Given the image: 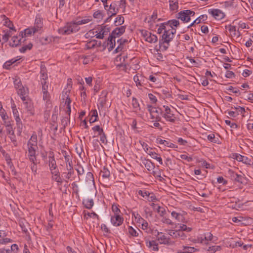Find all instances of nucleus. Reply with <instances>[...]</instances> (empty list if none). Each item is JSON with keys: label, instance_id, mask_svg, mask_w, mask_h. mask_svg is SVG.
Returning a JSON list of instances; mask_svg holds the SVG:
<instances>
[{"label": "nucleus", "instance_id": "obj_1", "mask_svg": "<svg viewBox=\"0 0 253 253\" xmlns=\"http://www.w3.org/2000/svg\"><path fill=\"white\" fill-rule=\"evenodd\" d=\"M42 130L41 128H39L37 132L33 131L27 143V149L26 153L27 157L36 156L38 147V137L40 140L42 139Z\"/></svg>", "mask_w": 253, "mask_h": 253}, {"label": "nucleus", "instance_id": "obj_2", "mask_svg": "<svg viewBox=\"0 0 253 253\" xmlns=\"http://www.w3.org/2000/svg\"><path fill=\"white\" fill-rule=\"evenodd\" d=\"M176 30L175 28L168 27L167 30L164 32L162 39L159 42V50L160 51H166L169 46V42L174 38Z\"/></svg>", "mask_w": 253, "mask_h": 253}, {"label": "nucleus", "instance_id": "obj_3", "mask_svg": "<svg viewBox=\"0 0 253 253\" xmlns=\"http://www.w3.org/2000/svg\"><path fill=\"white\" fill-rule=\"evenodd\" d=\"M80 29L75 21L67 23L64 26L58 29V33L62 35H68L76 33Z\"/></svg>", "mask_w": 253, "mask_h": 253}, {"label": "nucleus", "instance_id": "obj_4", "mask_svg": "<svg viewBox=\"0 0 253 253\" xmlns=\"http://www.w3.org/2000/svg\"><path fill=\"white\" fill-rule=\"evenodd\" d=\"M161 114L162 117L167 121L170 123H174L176 120V117L173 114L172 110L169 106L163 105V108L161 109Z\"/></svg>", "mask_w": 253, "mask_h": 253}, {"label": "nucleus", "instance_id": "obj_5", "mask_svg": "<svg viewBox=\"0 0 253 253\" xmlns=\"http://www.w3.org/2000/svg\"><path fill=\"white\" fill-rule=\"evenodd\" d=\"M42 85V99L45 102L47 108L51 107L50 101V95L48 91V82L40 83Z\"/></svg>", "mask_w": 253, "mask_h": 253}, {"label": "nucleus", "instance_id": "obj_6", "mask_svg": "<svg viewBox=\"0 0 253 253\" xmlns=\"http://www.w3.org/2000/svg\"><path fill=\"white\" fill-rule=\"evenodd\" d=\"M196 240L197 243L203 245H209V242L215 243L217 239L216 237H214L211 233L208 232L205 233L203 236L197 237Z\"/></svg>", "mask_w": 253, "mask_h": 253}, {"label": "nucleus", "instance_id": "obj_7", "mask_svg": "<svg viewBox=\"0 0 253 253\" xmlns=\"http://www.w3.org/2000/svg\"><path fill=\"white\" fill-rule=\"evenodd\" d=\"M156 238L157 240L160 244L171 246L174 244V242L171 240L169 235H167L162 232L157 231Z\"/></svg>", "mask_w": 253, "mask_h": 253}, {"label": "nucleus", "instance_id": "obj_8", "mask_svg": "<svg viewBox=\"0 0 253 253\" xmlns=\"http://www.w3.org/2000/svg\"><path fill=\"white\" fill-rule=\"evenodd\" d=\"M195 12L190 10H184L178 12L176 18L180 19L184 23H187L191 20V17L195 15Z\"/></svg>", "mask_w": 253, "mask_h": 253}, {"label": "nucleus", "instance_id": "obj_9", "mask_svg": "<svg viewBox=\"0 0 253 253\" xmlns=\"http://www.w3.org/2000/svg\"><path fill=\"white\" fill-rule=\"evenodd\" d=\"M147 109L149 112V114H147L148 120H151L152 122H159L161 121V118L160 117L159 111L156 108L149 105Z\"/></svg>", "mask_w": 253, "mask_h": 253}, {"label": "nucleus", "instance_id": "obj_10", "mask_svg": "<svg viewBox=\"0 0 253 253\" xmlns=\"http://www.w3.org/2000/svg\"><path fill=\"white\" fill-rule=\"evenodd\" d=\"M105 9L107 11V14L110 15V17L116 15L120 9L119 1H112L109 5H108V7H106V9Z\"/></svg>", "mask_w": 253, "mask_h": 253}, {"label": "nucleus", "instance_id": "obj_11", "mask_svg": "<svg viewBox=\"0 0 253 253\" xmlns=\"http://www.w3.org/2000/svg\"><path fill=\"white\" fill-rule=\"evenodd\" d=\"M141 33L145 41L148 42L155 43L158 41L157 37L148 31L142 30Z\"/></svg>", "mask_w": 253, "mask_h": 253}, {"label": "nucleus", "instance_id": "obj_12", "mask_svg": "<svg viewBox=\"0 0 253 253\" xmlns=\"http://www.w3.org/2000/svg\"><path fill=\"white\" fill-rule=\"evenodd\" d=\"M208 13L217 20H222L225 16V13L219 9H209Z\"/></svg>", "mask_w": 253, "mask_h": 253}, {"label": "nucleus", "instance_id": "obj_13", "mask_svg": "<svg viewBox=\"0 0 253 253\" xmlns=\"http://www.w3.org/2000/svg\"><path fill=\"white\" fill-rule=\"evenodd\" d=\"M232 158L236 160L237 161L242 162L247 165L251 166L253 164V161L251 159L239 154L235 153L233 154Z\"/></svg>", "mask_w": 253, "mask_h": 253}, {"label": "nucleus", "instance_id": "obj_14", "mask_svg": "<svg viewBox=\"0 0 253 253\" xmlns=\"http://www.w3.org/2000/svg\"><path fill=\"white\" fill-rule=\"evenodd\" d=\"M25 40L23 39V32H21L19 35L13 36L9 44L12 47L17 46Z\"/></svg>", "mask_w": 253, "mask_h": 253}, {"label": "nucleus", "instance_id": "obj_15", "mask_svg": "<svg viewBox=\"0 0 253 253\" xmlns=\"http://www.w3.org/2000/svg\"><path fill=\"white\" fill-rule=\"evenodd\" d=\"M111 222L114 226H120L124 222V218L120 214H113L111 217Z\"/></svg>", "mask_w": 253, "mask_h": 253}, {"label": "nucleus", "instance_id": "obj_16", "mask_svg": "<svg viewBox=\"0 0 253 253\" xmlns=\"http://www.w3.org/2000/svg\"><path fill=\"white\" fill-rule=\"evenodd\" d=\"M28 160L31 162L30 165V168L33 174L36 175L37 172V165L38 164L37 160V156L27 157Z\"/></svg>", "mask_w": 253, "mask_h": 253}, {"label": "nucleus", "instance_id": "obj_17", "mask_svg": "<svg viewBox=\"0 0 253 253\" xmlns=\"http://www.w3.org/2000/svg\"><path fill=\"white\" fill-rule=\"evenodd\" d=\"M108 32V29L106 28L105 26H100L97 30L95 31V36L97 39H102L104 35H107Z\"/></svg>", "mask_w": 253, "mask_h": 253}, {"label": "nucleus", "instance_id": "obj_18", "mask_svg": "<svg viewBox=\"0 0 253 253\" xmlns=\"http://www.w3.org/2000/svg\"><path fill=\"white\" fill-rule=\"evenodd\" d=\"M41 70H40V83L42 82H46L48 81V75L47 73V70L44 66V65L42 64L40 66Z\"/></svg>", "mask_w": 253, "mask_h": 253}, {"label": "nucleus", "instance_id": "obj_19", "mask_svg": "<svg viewBox=\"0 0 253 253\" xmlns=\"http://www.w3.org/2000/svg\"><path fill=\"white\" fill-rule=\"evenodd\" d=\"M33 27L35 30L38 32L40 31L43 27L42 18L40 14L36 15Z\"/></svg>", "mask_w": 253, "mask_h": 253}, {"label": "nucleus", "instance_id": "obj_20", "mask_svg": "<svg viewBox=\"0 0 253 253\" xmlns=\"http://www.w3.org/2000/svg\"><path fill=\"white\" fill-rule=\"evenodd\" d=\"M171 216L178 222L187 223V220L184 218V215L181 213L176 212V211H172L171 212Z\"/></svg>", "mask_w": 253, "mask_h": 253}, {"label": "nucleus", "instance_id": "obj_21", "mask_svg": "<svg viewBox=\"0 0 253 253\" xmlns=\"http://www.w3.org/2000/svg\"><path fill=\"white\" fill-rule=\"evenodd\" d=\"M146 245L151 251L158 252L159 250L158 243L155 240L146 241Z\"/></svg>", "mask_w": 253, "mask_h": 253}, {"label": "nucleus", "instance_id": "obj_22", "mask_svg": "<svg viewBox=\"0 0 253 253\" xmlns=\"http://www.w3.org/2000/svg\"><path fill=\"white\" fill-rule=\"evenodd\" d=\"M125 31V27L124 26H121L119 28H116L115 30H114L111 35L112 37L116 39L117 37H119L121 36Z\"/></svg>", "mask_w": 253, "mask_h": 253}, {"label": "nucleus", "instance_id": "obj_23", "mask_svg": "<svg viewBox=\"0 0 253 253\" xmlns=\"http://www.w3.org/2000/svg\"><path fill=\"white\" fill-rule=\"evenodd\" d=\"M229 173L232 180L240 183H243L244 177L241 175L237 174L232 170H229Z\"/></svg>", "mask_w": 253, "mask_h": 253}, {"label": "nucleus", "instance_id": "obj_24", "mask_svg": "<svg viewBox=\"0 0 253 253\" xmlns=\"http://www.w3.org/2000/svg\"><path fill=\"white\" fill-rule=\"evenodd\" d=\"M187 223H178L177 227H178V230L182 232H186L189 233L192 231L193 228L189 224L187 225Z\"/></svg>", "mask_w": 253, "mask_h": 253}, {"label": "nucleus", "instance_id": "obj_25", "mask_svg": "<svg viewBox=\"0 0 253 253\" xmlns=\"http://www.w3.org/2000/svg\"><path fill=\"white\" fill-rule=\"evenodd\" d=\"M108 94V92L106 90L102 91L101 94L99 96L98 98V103L100 105L101 107H103L104 105L106 104L107 101V96Z\"/></svg>", "mask_w": 253, "mask_h": 253}, {"label": "nucleus", "instance_id": "obj_26", "mask_svg": "<svg viewBox=\"0 0 253 253\" xmlns=\"http://www.w3.org/2000/svg\"><path fill=\"white\" fill-rule=\"evenodd\" d=\"M18 95H19L21 99L23 101H26V95L28 93V88L24 87L23 86H21L16 89Z\"/></svg>", "mask_w": 253, "mask_h": 253}, {"label": "nucleus", "instance_id": "obj_27", "mask_svg": "<svg viewBox=\"0 0 253 253\" xmlns=\"http://www.w3.org/2000/svg\"><path fill=\"white\" fill-rule=\"evenodd\" d=\"M66 169L67 172H64L66 179H69L74 173V169L72 164L66 165Z\"/></svg>", "mask_w": 253, "mask_h": 253}, {"label": "nucleus", "instance_id": "obj_28", "mask_svg": "<svg viewBox=\"0 0 253 253\" xmlns=\"http://www.w3.org/2000/svg\"><path fill=\"white\" fill-rule=\"evenodd\" d=\"M142 163L149 171H151L155 168L154 163L149 160L144 159L142 160Z\"/></svg>", "mask_w": 253, "mask_h": 253}, {"label": "nucleus", "instance_id": "obj_29", "mask_svg": "<svg viewBox=\"0 0 253 253\" xmlns=\"http://www.w3.org/2000/svg\"><path fill=\"white\" fill-rule=\"evenodd\" d=\"M116 45V39L109 36L108 38L107 47L109 51H111L115 47Z\"/></svg>", "mask_w": 253, "mask_h": 253}, {"label": "nucleus", "instance_id": "obj_30", "mask_svg": "<svg viewBox=\"0 0 253 253\" xmlns=\"http://www.w3.org/2000/svg\"><path fill=\"white\" fill-rule=\"evenodd\" d=\"M141 228L147 234L153 233V229H152V227L149 225L148 223L146 220L141 224Z\"/></svg>", "mask_w": 253, "mask_h": 253}, {"label": "nucleus", "instance_id": "obj_31", "mask_svg": "<svg viewBox=\"0 0 253 253\" xmlns=\"http://www.w3.org/2000/svg\"><path fill=\"white\" fill-rule=\"evenodd\" d=\"M117 42L119 43V45L115 50L116 53H118L122 50L124 48V44L127 42V40L126 39L122 38L118 40Z\"/></svg>", "mask_w": 253, "mask_h": 253}, {"label": "nucleus", "instance_id": "obj_32", "mask_svg": "<svg viewBox=\"0 0 253 253\" xmlns=\"http://www.w3.org/2000/svg\"><path fill=\"white\" fill-rule=\"evenodd\" d=\"M225 28L226 29H228L229 31L231 33L232 36L239 37L240 36V33L239 32H237L236 28L235 26L229 25L228 26H226Z\"/></svg>", "mask_w": 253, "mask_h": 253}, {"label": "nucleus", "instance_id": "obj_33", "mask_svg": "<svg viewBox=\"0 0 253 253\" xmlns=\"http://www.w3.org/2000/svg\"><path fill=\"white\" fill-rule=\"evenodd\" d=\"M83 204L86 209H91L94 205V201L92 199L87 198L83 200Z\"/></svg>", "mask_w": 253, "mask_h": 253}, {"label": "nucleus", "instance_id": "obj_34", "mask_svg": "<svg viewBox=\"0 0 253 253\" xmlns=\"http://www.w3.org/2000/svg\"><path fill=\"white\" fill-rule=\"evenodd\" d=\"M151 206L156 210L160 216H163L165 215L166 210L164 208L155 204L154 203H152Z\"/></svg>", "mask_w": 253, "mask_h": 253}, {"label": "nucleus", "instance_id": "obj_35", "mask_svg": "<svg viewBox=\"0 0 253 253\" xmlns=\"http://www.w3.org/2000/svg\"><path fill=\"white\" fill-rule=\"evenodd\" d=\"M133 81L135 83L136 85L138 87L139 86H142L143 84L144 77L141 75L138 76L136 75L134 76Z\"/></svg>", "mask_w": 253, "mask_h": 253}, {"label": "nucleus", "instance_id": "obj_36", "mask_svg": "<svg viewBox=\"0 0 253 253\" xmlns=\"http://www.w3.org/2000/svg\"><path fill=\"white\" fill-rule=\"evenodd\" d=\"M12 32L13 31L11 30H6L3 31V34L2 36V40L3 42H6L8 41L9 38L13 34Z\"/></svg>", "mask_w": 253, "mask_h": 253}, {"label": "nucleus", "instance_id": "obj_37", "mask_svg": "<svg viewBox=\"0 0 253 253\" xmlns=\"http://www.w3.org/2000/svg\"><path fill=\"white\" fill-rule=\"evenodd\" d=\"M146 20H148V22L150 23L151 24H152L153 23H155L156 21H159L160 19H158L157 11H154L152 15L149 17V18H146Z\"/></svg>", "mask_w": 253, "mask_h": 253}, {"label": "nucleus", "instance_id": "obj_38", "mask_svg": "<svg viewBox=\"0 0 253 253\" xmlns=\"http://www.w3.org/2000/svg\"><path fill=\"white\" fill-rule=\"evenodd\" d=\"M92 130L94 134L93 137H98L100 134L104 132L103 128L98 125L93 126L92 128Z\"/></svg>", "mask_w": 253, "mask_h": 253}, {"label": "nucleus", "instance_id": "obj_39", "mask_svg": "<svg viewBox=\"0 0 253 253\" xmlns=\"http://www.w3.org/2000/svg\"><path fill=\"white\" fill-rule=\"evenodd\" d=\"M104 14L103 11L97 10L95 11L93 14V17L94 18L100 21L104 17Z\"/></svg>", "mask_w": 253, "mask_h": 253}, {"label": "nucleus", "instance_id": "obj_40", "mask_svg": "<svg viewBox=\"0 0 253 253\" xmlns=\"http://www.w3.org/2000/svg\"><path fill=\"white\" fill-rule=\"evenodd\" d=\"M51 173V180L56 182H59V181L62 179L59 173V170L52 171Z\"/></svg>", "mask_w": 253, "mask_h": 253}, {"label": "nucleus", "instance_id": "obj_41", "mask_svg": "<svg viewBox=\"0 0 253 253\" xmlns=\"http://www.w3.org/2000/svg\"><path fill=\"white\" fill-rule=\"evenodd\" d=\"M207 251L210 253H214L217 251H220L221 249V247L220 246H210L207 248Z\"/></svg>", "mask_w": 253, "mask_h": 253}, {"label": "nucleus", "instance_id": "obj_42", "mask_svg": "<svg viewBox=\"0 0 253 253\" xmlns=\"http://www.w3.org/2000/svg\"><path fill=\"white\" fill-rule=\"evenodd\" d=\"M4 125L6 127V132L8 134L13 135L14 130L13 129L12 126L9 122H4Z\"/></svg>", "mask_w": 253, "mask_h": 253}, {"label": "nucleus", "instance_id": "obj_43", "mask_svg": "<svg viewBox=\"0 0 253 253\" xmlns=\"http://www.w3.org/2000/svg\"><path fill=\"white\" fill-rule=\"evenodd\" d=\"M23 32V38L24 37L29 36L31 35L32 34H34L36 32H38L37 31H35L34 27H32L29 28L25 29Z\"/></svg>", "mask_w": 253, "mask_h": 253}, {"label": "nucleus", "instance_id": "obj_44", "mask_svg": "<svg viewBox=\"0 0 253 253\" xmlns=\"http://www.w3.org/2000/svg\"><path fill=\"white\" fill-rule=\"evenodd\" d=\"M169 8L171 10H176L178 8V0H169Z\"/></svg>", "mask_w": 253, "mask_h": 253}, {"label": "nucleus", "instance_id": "obj_45", "mask_svg": "<svg viewBox=\"0 0 253 253\" xmlns=\"http://www.w3.org/2000/svg\"><path fill=\"white\" fill-rule=\"evenodd\" d=\"M85 180L88 184L94 185L93 175L91 172H88L86 173Z\"/></svg>", "mask_w": 253, "mask_h": 253}, {"label": "nucleus", "instance_id": "obj_46", "mask_svg": "<svg viewBox=\"0 0 253 253\" xmlns=\"http://www.w3.org/2000/svg\"><path fill=\"white\" fill-rule=\"evenodd\" d=\"M82 58L83 59V63L84 64H87L93 60V55H85L83 56Z\"/></svg>", "mask_w": 253, "mask_h": 253}, {"label": "nucleus", "instance_id": "obj_47", "mask_svg": "<svg viewBox=\"0 0 253 253\" xmlns=\"http://www.w3.org/2000/svg\"><path fill=\"white\" fill-rule=\"evenodd\" d=\"M48 166L51 172H52V171H55L58 170L57 169V165L55 160H51V161H48Z\"/></svg>", "mask_w": 253, "mask_h": 253}, {"label": "nucleus", "instance_id": "obj_48", "mask_svg": "<svg viewBox=\"0 0 253 253\" xmlns=\"http://www.w3.org/2000/svg\"><path fill=\"white\" fill-rule=\"evenodd\" d=\"M17 60L18 59L12 58L8 61H6L4 63L3 67L4 69H9L10 68L11 65L15 63Z\"/></svg>", "mask_w": 253, "mask_h": 253}, {"label": "nucleus", "instance_id": "obj_49", "mask_svg": "<svg viewBox=\"0 0 253 253\" xmlns=\"http://www.w3.org/2000/svg\"><path fill=\"white\" fill-rule=\"evenodd\" d=\"M169 27V26L167 25V23H163L161 24L157 29L158 33H164V32L167 30V28Z\"/></svg>", "mask_w": 253, "mask_h": 253}, {"label": "nucleus", "instance_id": "obj_50", "mask_svg": "<svg viewBox=\"0 0 253 253\" xmlns=\"http://www.w3.org/2000/svg\"><path fill=\"white\" fill-rule=\"evenodd\" d=\"M4 25L9 28V30H12L14 32L16 31L13 23L8 19L5 20Z\"/></svg>", "mask_w": 253, "mask_h": 253}, {"label": "nucleus", "instance_id": "obj_51", "mask_svg": "<svg viewBox=\"0 0 253 253\" xmlns=\"http://www.w3.org/2000/svg\"><path fill=\"white\" fill-rule=\"evenodd\" d=\"M101 174L104 178H109L110 175V171L105 167H104L101 170Z\"/></svg>", "mask_w": 253, "mask_h": 253}, {"label": "nucleus", "instance_id": "obj_52", "mask_svg": "<svg viewBox=\"0 0 253 253\" xmlns=\"http://www.w3.org/2000/svg\"><path fill=\"white\" fill-rule=\"evenodd\" d=\"M0 116L3 121L6 120L8 118L5 110L3 109L2 104L1 102H0Z\"/></svg>", "mask_w": 253, "mask_h": 253}, {"label": "nucleus", "instance_id": "obj_53", "mask_svg": "<svg viewBox=\"0 0 253 253\" xmlns=\"http://www.w3.org/2000/svg\"><path fill=\"white\" fill-rule=\"evenodd\" d=\"M167 24L172 28H174L177 27L179 25V22L176 19H173L169 20L167 23Z\"/></svg>", "mask_w": 253, "mask_h": 253}, {"label": "nucleus", "instance_id": "obj_54", "mask_svg": "<svg viewBox=\"0 0 253 253\" xmlns=\"http://www.w3.org/2000/svg\"><path fill=\"white\" fill-rule=\"evenodd\" d=\"M149 192L146 190H139L136 191L137 195L141 196L142 197L146 199L148 196H149Z\"/></svg>", "mask_w": 253, "mask_h": 253}, {"label": "nucleus", "instance_id": "obj_55", "mask_svg": "<svg viewBox=\"0 0 253 253\" xmlns=\"http://www.w3.org/2000/svg\"><path fill=\"white\" fill-rule=\"evenodd\" d=\"M90 21H91V19L90 18H84L82 20H78L75 21V22H76V24H77L78 27H79L80 25L88 23Z\"/></svg>", "mask_w": 253, "mask_h": 253}, {"label": "nucleus", "instance_id": "obj_56", "mask_svg": "<svg viewBox=\"0 0 253 253\" xmlns=\"http://www.w3.org/2000/svg\"><path fill=\"white\" fill-rule=\"evenodd\" d=\"M128 232L129 234L132 237L138 236V233L132 226H129L128 228Z\"/></svg>", "mask_w": 253, "mask_h": 253}, {"label": "nucleus", "instance_id": "obj_57", "mask_svg": "<svg viewBox=\"0 0 253 253\" xmlns=\"http://www.w3.org/2000/svg\"><path fill=\"white\" fill-rule=\"evenodd\" d=\"M124 22V18L122 15H118L115 21L116 25H121Z\"/></svg>", "mask_w": 253, "mask_h": 253}, {"label": "nucleus", "instance_id": "obj_58", "mask_svg": "<svg viewBox=\"0 0 253 253\" xmlns=\"http://www.w3.org/2000/svg\"><path fill=\"white\" fill-rule=\"evenodd\" d=\"M33 47V44L31 43H29L27 45L22 46L19 49V51L21 53L25 52L27 50H30Z\"/></svg>", "mask_w": 253, "mask_h": 253}, {"label": "nucleus", "instance_id": "obj_59", "mask_svg": "<svg viewBox=\"0 0 253 253\" xmlns=\"http://www.w3.org/2000/svg\"><path fill=\"white\" fill-rule=\"evenodd\" d=\"M178 229L177 230H169L168 232L169 236L174 238H178Z\"/></svg>", "mask_w": 253, "mask_h": 253}, {"label": "nucleus", "instance_id": "obj_60", "mask_svg": "<svg viewBox=\"0 0 253 253\" xmlns=\"http://www.w3.org/2000/svg\"><path fill=\"white\" fill-rule=\"evenodd\" d=\"M199 163H201L202 166L204 167L206 169H212L213 167L211 165L208 163L204 159H201L199 161Z\"/></svg>", "mask_w": 253, "mask_h": 253}, {"label": "nucleus", "instance_id": "obj_61", "mask_svg": "<svg viewBox=\"0 0 253 253\" xmlns=\"http://www.w3.org/2000/svg\"><path fill=\"white\" fill-rule=\"evenodd\" d=\"M149 202H156L157 201L158 198L156 197L153 193H149V196H148L146 199Z\"/></svg>", "mask_w": 253, "mask_h": 253}, {"label": "nucleus", "instance_id": "obj_62", "mask_svg": "<svg viewBox=\"0 0 253 253\" xmlns=\"http://www.w3.org/2000/svg\"><path fill=\"white\" fill-rule=\"evenodd\" d=\"M183 249L186 251V253H193L197 251V249L194 247L183 246Z\"/></svg>", "mask_w": 253, "mask_h": 253}, {"label": "nucleus", "instance_id": "obj_63", "mask_svg": "<svg viewBox=\"0 0 253 253\" xmlns=\"http://www.w3.org/2000/svg\"><path fill=\"white\" fill-rule=\"evenodd\" d=\"M134 217H135V221L138 223L141 224L142 223H143L144 222H145L146 221L142 217H141L140 215L138 213H136V214H135Z\"/></svg>", "mask_w": 253, "mask_h": 253}, {"label": "nucleus", "instance_id": "obj_64", "mask_svg": "<svg viewBox=\"0 0 253 253\" xmlns=\"http://www.w3.org/2000/svg\"><path fill=\"white\" fill-rule=\"evenodd\" d=\"M62 154L64 157L66 165L72 164V161L70 159V157L69 155H67V152L66 151H63L62 152Z\"/></svg>", "mask_w": 253, "mask_h": 253}]
</instances>
